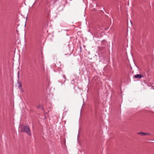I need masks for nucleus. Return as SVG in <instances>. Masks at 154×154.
<instances>
[{
    "mask_svg": "<svg viewBox=\"0 0 154 154\" xmlns=\"http://www.w3.org/2000/svg\"><path fill=\"white\" fill-rule=\"evenodd\" d=\"M138 134H140L141 135H150V134L149 133H143L142 132H140L138 133Z\"/></svg>",
    "mask_w": 154,
    "mask_h": 154,
    "instance_id": "obj_3",
    "label": "nucleus"
},
{
    "mask_svg": "<svg viewBox=\"0 0 154 154\" xmlns=\"http://www.w3.org/2000/svg\"><path fill=\"white\" fill-rule=\"evenodd\" d=\"M19 128L21 132H25L29 135H31L30 130L28 126L21 125L19 127Z\"/></svg>",
    "mask_w": 154,
    "mask_h": 154,
    "instance_id": "obj_1",
    "label": "nucleus"
},
{
    "mask_svg": "<svg viewBox=\"0 0 154 154\" xmlns=\"http://www.w3.org/2000/svg\"><path fill=\"white\" fill-rule=\"evenodd\" d=\"M143 77V76H142V75L140 74H137L136 75H135L134 76V77L136 79H141Z\"/></svg>",
    "mask_w": 154,
    "mask_h": 154,
    "instance_id": "obj_2",
    "label": "nucleus"
}]
</instances>
